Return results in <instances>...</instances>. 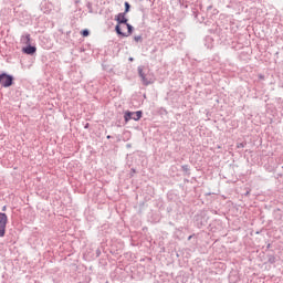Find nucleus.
Returning <instances> with one entry per match:
<instances>
[{
	"label": "nucleus",
	"instance_id": "1",
	"mask_svg": "<svg viewBox=\"0 0 283 283\" xmlns=\"http://www.w3.org/2000/svg\"><path fill=\"white\" fill-rule=\"evenodd\" d=\"M12 83H14V77L12 75L0 73V85H2V87H11Z\"/></svg>",
	"mask_w": 283,
	"mask_h": 283
},
{
	"label": "nucleus",
	"instance_id": "2",
	"mask_svg": "<svg viewBox=\"0 0 283 283\" xmlns=\"http://www.w3.org/2000/svg\"><path fill=\"white\" fill-rule=\"evenodd\" d=\"M7 227H8V214L0 212V238L6 237Z\"/></svg>",
	"mask_w": 283,
	"mask_h": 283
},
{
	"label": "nucleus",
	"instance_id": "3",
	"mask_svg": "<svg viewBox=\"0 0 283 283\" xmlns=\"http://www.w3.org/2000/svg\"><path fill=\"white\" fill-rule=\"evenodd\" d=\"M139 118H143V112H126L124 115L125 123H129V120H138Z\"/></svg>",
	"mask_w": 283,
	"mask_h": 283
},
{
	"label": "nucleus",
	"instance_id": "4",
	"mask_svg": "<svg viewBox=\"0 0 283 283\" xmlns=\"http://www.w3.org/2000/svg\"><path fill=\"white\" fill-rule=\"evenodd\" d=\"M125 27L127 28V33H123V31H120V25L119 24H117L116 25V28H115V30H116V32H117V34H119L120 36H130V34H132V32H133V30H134V27H132V24H129V23H125Z\"/></svg>",
	"mask_w": 283,
	"mask_h": 283
},
{
	"label": "nucleus",
	"instance_id": "5",
	"mask_svg": "<svg viewBox=\"0 0 283 283\" xmlns=\"http://www.w3.org/2000/svg\"><path fill=\"white\" fill-rule=\"evenodd\" d=\"M138 74L142 78V82L144 85H150L151 84V81L147 80V77L145 76V72H143V69H138Z\"/></svg>",
	"mask_w": 283,
	"mask_h": 283
},
{
	"label": "nucleus",
	"instance_id": "6",
	"mask_svg": "<svg viewBox=\"0 0 283 283\" xmlns=\"http://www.w3.org/2000/svg\"><path fill=\"white\" fill-rule=\"evenodd\" d=\"M22 52L24 54H34L36 52V48L29 44L27 48L22 49Z\"/></svg>",
	"mask_w": 283,
	"mask_h": 283
},
{
	"label": "nucleus",
	"instance_id": "7",
	"mask_svg": "<svg viewBox=\"0 0 283 283\" xmlns=\"http://www.w3.org/2000/svg\"><path fill=\"white\" fill-rule=\"evenodd\" d=\"M31 41L32 39L29 33L21 36V43H23V45H30Z\"/></svg>",
	"mask_w": 283,
	"mask_h": 283
},
{
	"label": "nucleus",
	"instance_id": "8",
	"mask_svg": "<svg viewBox=\"0 0 283 283\" xmlns=\"http://www.w3.org/2000/svg\"><path fill=\"white\" fill-rule=\"evenodd\" d=\"M116 21H117V23H123L124 25H126L127 19L125 18V13L117 14Z\"/></svg>",
	"mask_w": 283,
	"mask_h": 283
},
{
	"label": "nucleus",
	"instance_id": "9",
	"mask_svg": "<svg viewBox=\"0 0 283 283\" xmlns=\"http://www.w3.org/2000/svg\"><path fill=\"white\" fill-rule=\"evenodd\" d=\"M82 36H90V31H87V29L83 30L81 32Z\"/></svg>",
	"mask_w": 283,
	"mask_h": 283
},
{
	"label": "nucleus",
	"instance_id": "10",
	"mask_svg": "<svg viewBox=\"0 0 283 283\" xmlns=\"http://www.w3.org/2000/svg\"><path fill=\"white\" fill-rule=\"evenodd\" d=\"M127 12H129V2H125V14H127Z\"/></svg>",
	"mask_w": 283,
	"mask_h": 283
},
{
	"label": "nucleus",
	"instance_id": "11",
	"mask_svg": "<svg viewBox=\"0 0 283 283\" xmlns=\"http://www.w3.org/2000/svg\"><path fill=\"white\" fill-rule=\"evenodd\" d=\"M134 40H135L136 42H138V41H140V36H135Z\"/></svg>",
	"mask_w": 283,
	"mask_h": 283
},
{
	"label": "nucleus",
	"instance_id": "12",
	"mask_svg": "<svg viewBox=\"0 0 283 283\" xmlns=\"http://www.w3.org/2000/svg\"><path fill=\"white\" fill-rule=\"evenodd\" d=\"M237 147L240 149V147H244V144H238Z\"/></svg>",
	"mask_w": 283,
	"mask_h": 283
},
{
	"label": "nucleus",
	"instance_id": "13",
	"mask_svg": "<svg viewBox=\"0 0 283 283\" xmlns=\"http://www.w3.org/2000/svg\"><path fill=\"white\" fill-rule=\"evenodd\" d=\"M2 211H6V206L2 208Z\"/></svg>",
	"mask_w": 283,
	"mask_h": 283
}]
</instances>
